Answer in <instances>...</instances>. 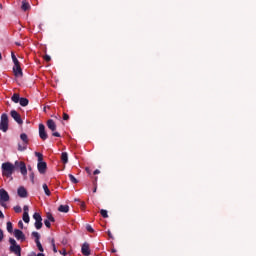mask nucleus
<instances>
[{
  "mask_svg": "<svg viewBox=\"0 0 256 256\" xmlns=\"http://www.w3.org/2000/svg\"><path fill=\"white\" fill-rule=\"evenodd\" d=\"M11 57H12V61H13L14 65H19V64H21V63L19 62V60L17 59V56H15V53H14V52H11Z\"/></svg>",
  "mask_w": 256,
  "mask_h": 256,
  "instance_id": "aec40b11",
  "label": "nucleus"
},
{
  "mask_svg": "<svg viewBox=\"0 0 256 256\" xmlns=\"http://www.w3.org/2000/svg\"><path fill=\"white\" fill-rule=\"evenodd\" d=\"M46 195H47L48 197H50V196H51V193H46Z\"/></svg>",
  "mask_w": 256,
  "mask_h": 256,
  "instance_id": "5fc2aeb1",
  "label": "nucleus"
},
{
  "mask_svg": "<svg viewBox=\"0 0 256 256\" xmlns=\"http://www.w3.org/2000/svg\"><path fill=\"white\" fill-rule=\"evenodd\" d=\"M37 256H45L43 253H38Z\"/></svg>",
  "mask_w": 256,
  "mask_h": 256,
  "instance_id": "3c124183",
  "label": "nucleus"
},
{
  "mask_svg": "<svg viewBox=\"0 0 256 256\" xmlns=\"http://www.w3.org/2000/svg\"><path fill=\"white\" fill-rule=\"evenodd\" d=\"M0 219H5V215L3 214V212L0 210Z\"/></svg>",
  "mask_w": 256,
  "mask_h": 256,
  "instance_id": "37998d69",
  "label": "nucleus"
},
{
  "mask_svg": "<svg viewBox=\"0 0 256 256\" xmlns=\"http://www.w3.org/2000/svg\"><path fill=\"white\" fill-rule=\"evenodd\" d=\"M20 139H21V141H23L24 145H27V143H29V138L27 137V134H25V133H22L20 135Z\"/></svg>",
  "mask_w": 256,
  "mask_h": 256,
  "instance_id": "6ab92c4d",
  "label": "nucleus"
},
{
  "mask_svg": "<svg viewBox=\"0 0 256 256\" xmlns=\"http://www.w3.org/2000/svg\"><path fill=\"white\" fill-rule=\"evenodd\" d=\"M16 45H21V44H19V43H16Z\"/></svg>",
  "mask_w": 256,
  "mask_h": 256,
  "instance_id": "6e6d98bb",
  "label": "nucleus"
},
{
  "mask_svg": "<svg viewBox=\"0 0 256 256\" xmlns=\"http://www.w3.org/2000/svg\"><path fill=\"white\" fill-rule=\"evenodd\" d=\"M107 233H108V237H109L110 239H114V238H113V234H112L109 230H108Z\"/></svg>",
  "mask_w": 256,
  "mask_h": 256,
  "instance_id": "79ce46f5",
  "label": "nucleus"
},
{
  "mask_svg": "<svg viewBox=\"0 0 256 256\" xmlns=\"http://www.w3.org/2000/svg\"><path fill=\"white\" fill-rule=\"evenodd\" d=\"M51 243H52V247H53V252L57 253V247L55 246V239H52Z\"/></svg>",
  "mask_w": 256,
  "mask_h": 256,
  "instance_id": "473e14b6",
  "label": "nucleus"
},
{
  "mask_svg": "<svg viewBox=\"0 0 256 256\" xmlns=\"http://www.w3.org/2000/svg\"><path fill=\"white\" fill-rule=\"evenodd\" d=\"M11 117L18 123V125H23V119H21V114L18 113L16 110H11L10 112Z\"/></svg>",
  "mask_w": 256,
  "mask_h": 256,
  "instance_id": "0eeeda50",
  "label": "nucleus"
},
{
  "mask_svg": "<svg viewBox=\"0 0 256 256\" xmlns=\"http://www.w3.org/2000/svg\"><path fill=\"white\" fill-rule=\"evenodd\" d=\"M18 225H19V227L23 228V221L20 220V221L18 222Z\"/></svg>",
  "mask_w": 256,
  "mask_h": 256,
  "instance_id": "49530a36",
  "label": "nucleus"
},
{
  "mask_svg": "<svg viewBox=\"0 0 256 256\" xmlns=\"http://www.w3.org/2000/svg\"><path fill=\"white\" fill-rule=\"evenodd\" d=\"M33 219L35 220L34 226L36 227V229H41V227H43V218L41 217V214L35 212L33 214Z\"/></svg>",
  "mask_w": 256,
  "mask_h": 256,
  "instance_id": "423d86ee",
  "label": "nucleus"
},
{
  "mask_svg": "<svg viewBox=\"0 0 256 256\" xmlns=\"http://www.w3.org/2000/svg\"><path fill=\"white\" fill-rule=\"evenodd\" d=\"M63 120L64 121H69V114L63 113Z\"/></svg>",
  "mask_w": 256,
  "mask_h": 256,
  "instance_id": "4c0bfd02",
  "label": "nucleus"
},
{
  "mask_svg": "<svg viewBox=\"0 0 256 256\" xmlns=\"http://www.w3.org/2000/svg\"><path fill=\"white\" fill-rule=\"evenodd\" d=\"M21 9L22 11H29V9H31V5L29 4V2L24 0L22 1Z\"/></svg>",
  "mask_w": 256,
  "mask_h": 256,
  "instance_id": "4468645a",
  "label": "nucleus"
},
{
  "mask_svg": "<svg viewBox=\"0 0 256 256\" xmlns=\"http://www.w3.org/2000/svg\"><path fill=\"white\" fill-rule=\"evenodd\" d=\"M14 237L17 239V241H21V243H23V241H25V239H26L23 231H21L19 229L14 230Z\"/></svg>",
  "mask_w": 256,
  "mask_h": 256,
  "instance_id": "9b49d317",
  "label": "nucleus"
},
{
  "mask_svg": "<svg viewBox=\"0 0 256 256\" xmlns=\"http://www.w3.org/2000/svg\"><path fill=\"white\" fill-rule=\"evenodd\" d=\"M6 228H7L8 233H13V223L7 222Z\"/></svg>",
  "mask_w": 256,
  "mask_h": 256,
  "instance_id": "412c9836",
  "label": "nucleus"
},
{
  "mask_svg": "<svg viewBox=\"0 0 256 256\" xmlns=\"http://www.w3.org/2000/svg\"><path fill=\"white\" fill-rule=\"evenodd\" d=\"M24 223H29L30 218H29V213H23V217H22Z\"/></svg>",
  "mask_w": 256,
  "mask_h": 256,
  "instance_id": "393cba45",
  "label": "nucleus"
},
{
  "mask_svg": "<svg viewBox=\"0 0 256 256\" xmlns=\"http://www.w3.org/2000/svg\"><path fill=\"white\" fill-rule=\"evenodd\" d=\"M0 131H3V133L9 131V116L5 113L1 115Z\"/></svg>",
  "mask_w": 256,
  "mask_h": 256,
  "instance_id": "20e7f679",
  "label": "nucleus"
},
{
  "mask_svg": "<svg viewBox=\"0 0 256 256\" xmlns=\"http://www.w3.org/2000/svg\"><path fill=\"white\" fill-rule=\"evenodd\" d=\"M58 211L60 213H69V205H60Z\"/></svg>",
  "mask_w": 256,
  "mask_h": 256,
  "instance_id": "2eb2a0df",
  "label": "nucleus"
},
{
  "mask_svg": "<svg viewBox=\"0 0 256 256\" xmlns=\"http://www.w3.org/2000/svg\"><path fill=\"white\" fill-rule=\"evenodd\" d=\"M10 253H14L16 256H21V246L17 244V241L14 238H9Z\"/></svg>",
  "mask_w": 256,
  "mask_h": 256,
  "instance_id": "7ed1b4c3",
  "label": "nucleus"
},
{
  "mask_svg": "<svg viewBox=\"0 0 256 256\" xmlns=\"http://www.w3.org/2000/svg\"><path fill=\"white\" fill-rule=\"evenodd\" d=\"M112 253H117V250H115V249H112Z\"/></svg>",
  "mask_w": 256,
  "mask_h": 256,
  "instance_id": "864d4df0",
  "label": "nucleus"
},
{
  "mask_svg": "<svg viewBox=\"0 0 256 256\" xmlns=\"http://www.w3.org/2000/svg\"><path fill=\"white\" fill-rule=\"evenodd\" d=\"M44 193H51V190H49V186L47 184H43Z\"/></svg>",
  "mask_w": 256,
  "mask_h": 256,
  "instance_id": "7c9ffc66",
  "label": "nucleus"
},
{
  "mask_svg": "<svg viewBox=\"0 0 256 256\" xmlns=\"http://www.w3.org/2000/svg\"><path fill=\"white\" fill-rule=\"evenodd\" d=\"M60 254L65 256L67 255V251L64 249L63 251H60Z\"/></svg>",
  "mask_w": 256,
  "mask_h": 256,
  "instance_id": "c03bdc74",
  "label": "nucleus"
},
{
  "mask_svg": "<svg viewBox=\"0 0 256 256\" xmlns=\"http://www.w3.org/2000/svg\"><path fill=\"white\" fill-rule=\"evenodd\" d=\"M46 221H49L51 223H55V217H53V214L48 213Z\"/></svg>",
  "mask_w": 256,
  "mask_h": 256,
  "instance_id": "5701e85b",
  "label": "nucleus"
},
{
  "mask_svg": "<svg viewBox=\"0 0 256 256\" xmlns=\"http://www.w3.org/2000/svg\"><path fill=\"white\" fill-rule=\"evenodd\" d=\"M17 193H27V189H25L23 186H20L17 190Z\"/></svg>",
  "mask_w": 256,
  "mask_h": 256,
  "instance_id": "c756f323",
  "label": "nucleus"
},
{
  "mask_svg": "<svg viewBox=\"0 0 256 256\" xmlns=\"http://www.w3.org/2000/svg\"><path fill=\"white\" fill-rule=\"evenodd\" d=\"M44 225H46L48 229H51V222H49V220H44Z\"/></svg>",
  "mask_w": 256,
  "mask_h": 256,
  "instance_id": "72a5a7b5",
  "label": "nucleus"
},
{
  "mask_svg": "<svg viewBox=\"0 0 256 256\" xmlns=\"http://www.w3.org/2000/svg\"><path fill=\"white\" fill-rule=\"evenodd\" d=\"M27 149V146H21V144H18V151H25Z\"/></svg>",
  "mask_w": 256,
  "mask_h": 256,
  "instance_id": "c9c22d12",
  "label": "nucleus"
},
{
  "mask_svg": "<svg viewBox=\"0 0 256 256\" xmlns=\"http://www.w3.org/2000/svg\"><path fill=\"white\" fill-rule=\"evenodd\" d=\"M86 230L89 232V233H95V230L93 229V227H91V225H87L86 226Z\"/></svg>",
  "mask_w": 256,
  "mask_h": 256,
  "instance_id": "2f4dec72",
  "label": "nucleus"
},
{
  "mask_svg": "<svg viewBox=\"0 0 256 256\" xmlns=\"http://www.w3.org/2000/svg\"><path fill=\"white\" fill-rule=\"evenodd\" d=\"M29 177H30L31 183H32L33 185H35V173L31 172L30 175H29Z\"/></svg>",
  "mask_w": 256,
  "mask_h": 256,
  "instance_id": "cd10ccee",
  "label": "nucleus"
},
{
  "mask_svg": "<svg viewBox=\"0 0 256 256\" xmlns=\"http://www.w3.org/2000/svg\"><path fill=\"white\" fill-rule=\"evenodd\" d=\"M15 166H16V167H19L20 172H21V174H22L24 177L27 176V165L25 164V162H23V161H21V162L16 161V162H15Z\"/></svg>",
  "mask_w": 256,
  "mask_h": 256,
  "instance_id": "6e6552de",
  "label": "nucleus"
},
{
  "mask_svg": "<svg viewBox=\"0 0 256 256\" xmlns=\"http://www.w3.org/2000/svg\"><path fill=\"white\" fill-rule=\"evenodd\" d=\"M81 252H82V255H84V256L91 255V249L89 248V243L85 242L82 245Z\"/></svg>",
  "mask_w": 256,
  "mask_h": 256,
  "instance_id": "ddd939ff",
  "label": "nucleus"
},
{
  "mask_svg": "<svg viewBox=\"0 0 256 256\" xmlns=\"http://www.w3.org/2000/svg\"><path fill=\"white\" fill-rule=\"evenodd\" d=\"M96 192H97V187L94 186V187H93V193H96Z\"/></svg>",
  "mask_w": 256,
  "mask_h": 256,
  "instance_id": "09e8293b",
  "label": "nucleus"
},
{
  "mask_svg": "<svg viewBox=\"0 0 256 256\" xmlns=\"http://www.w3.org/2000/svg\"><path fill=\"white\" fill-rule=\"evenodd\" d=\"M19 197H21V199H25L26 197H28L27 193H18Z\"/></svg>",
  "mask_w": 256,
  "mask_h": 256,
  "instance_id": "e433bc0d",
  "label": "nucleus"
},
{
  "mask_svg": "<svg viewBox=\"0 0 256 256\" xmlns=\"http://www.w3.org/2000/svg\"><path fill=\"white\" fill-rule=\"evenodd\" d=\"M13 173H15V165H13L11 162H5L2 164L3 177H7L8 179H10Z\"/></svg>",
  "mask_w": 256,
  "mask_h": 256,
  "instance_id": "f257e3e1",
  "label": "nucleus"
},
{
  "mask_svg": "<svg viewBox=\"0 0 256 256\" xmlns=\"http://www.w3.org/2000/svg\"><path fill=\"white\" fill-rule=\"evenodd\" d=\"M13 73L15 77H23V69H21V64L14 65Z\"/></svg>",
  "mask_w": 256,
  "mask_h": 256,
  "instance_id": "f8f14e48",
  "label": "nucleus"
},
{
  "mask_svg": "<svg viewBox=\"0 0 256 256\" xmlns=\"http://www.w3.org/2000/svg\"><path fill=\"white\" fill-rule=\"evenodd\" d=\"M28 171H30V173H33V168H31V166H28Z\"/></svg>",
  "mask_w": 256,
  "mask_h": 256,
  "instance_id": "de8ad7c7",
  "label": "nucleus"
},
{
  "mask_svg": "<svg viewBox=\"0 0 256 256\" xmlns=\"http://www.w3.org/2000/svg\"><path fill=\"white\" fill-rule=\"evenodd\" d=\"M44 60L47 61V63H49V61H51V56L45 55Z\"/></svg>",
  "mask_w": 256,
  "mask_h": 256,
  "instance_id": "58836bf2",
  "label": "nucleus"
},
{
  "mask_svg": "<svg viewBox=\"0 0 256 256\" xmlns=\"http://www.w3.org/2000/svg\"><path fill=\"white\" fill-rule=\"evenodd\" d=\"M0 193H7V192L5 191V189L1 188Z\"/></svg>",
  "mask_w": 256,
  "mask_h": 256,
  "instance_id": "8fccbe9b",
  "label": "nucleus"
},
{
  "mask_svg": "<svg viewBox=\"0 0 256 256\" xmlns=\"http://www.w3.org/2000/svg\"><path fill=\"white\" fill-rule=\"evenodd\" d=\"M75 201H78L80 205V209H82V211H85V202H81L79 199H75Z\"/></svg>",
  "mask_w": 256,
  "mask_h": 256,
  "instance_id": "c85d7f7f",
  "label": "nucleus"
},
{
  "mask_svg": "<svg viewBox=\"0 0 256 256\" xmlns=\"http://www.w3.org/2000/svg\"><path fill=\"white\" fill-rule=\"evenodd\" d=\"M99 173H101V171H99V169H96V170L94 171V175H99Z\"/></svg>",
  "mask_w": 256,
  "mask_h": 256,
  "instance_id": "a18cd8bd",
  "label": "nucleus"
},
{
  "mask_svg": "<svg viewBox=\"0 0 256 256\" xmlns=\"http://www.w3.org/2000/svg\"><path fill=\"white\" fill-rule=\"evenodd\" d=\"M19 103H20L21 107H27V105H29V99L20 98Z\"/></svg>",
  "mask_w": 256,
  "mask_h": 256,
  "instance_id": "a211bd4d",
  "label": "nucleus"
},
{
  "mask_svg": "<svg viewBox=\"0 0 256 256\" xmlns=\"http://www.w3.org/2000/svg\"><path fill=\"white\" fill-rule=\"evenodd\" d=\"M32 237L35 238V242L41 239V235L39 234V232H32Z\"/></svg>",
  "mask_w": 256,
  "mask_h": 256,
  "instance_id": "b1692460",
  "label": "nucleus"
},
{
  "mask_svg": "<svg viewBox=\"0 0 256 256\" xmlns=\"http://www.w3.org/2000/svg\"><path fill=\"white\" fill-rule=\"evenodd\" d=\"M23 210H24V213H29V206H24Z\"/></svg>",
  "mask_w": 256,
  "mask_h": 256,
  "instance_id": "a19ab883",
  "label": "nucleus"
},
{
  "mask_svg": "<svg viewBox=\"0 0 256 256\" xmlns=\"http://www.w3.org/2000/svg\"><path fill=\"white\" fill-rule=\"evenodd\" d=\"M36 157H38L37 169L41 175L47 173V162H43V154L35 152Z\"/></svg>",
  "mask_w": 256,
  "mask_h": 256,
  "instance_id": "f03ea898",
  "label": "nucleus"
},
{
  "mask_svg": "<svg viewBox=\"0 0 256 256\" xmlns=\"http://www.w3.org/2000/svg\"><path fill=\"white\" fill-rule=\"evenodd\" d=\"M2 60H3V56H2V54L0 52V61H2Z\"/></svg>",
  "mask_w": 256,
  "mask_h": 256,
  "instance_id": "603ef678",
  "label": "nucleus"
},
{
  "mask_svg": "<svg viewBox=\"0 0 256 256\" xmlns=\"http://www.w3.org/2000/svg\"><path fill=\"white\" fill-rule=\"evenodd\" d=\"M68 177H69L71 183H74V184L79 183V181H77V178H75V176H73V174H69Z\"/></svg>",
  "mask_w": 256,
  "mask_h": 256,
  "instance_id": "a878e982",
  "label": "nucleus"
},
{
  "mask_svg": "<svg viewBox=\"0 0 256 256\" xmlns=\"http://www.w3.org/2000/svg\"><path fill=\"white\" fill-rule=\"evenodd\" d=\"M61 161H62V163H64V164L69 163V155L67 154V152H63V153L61 154Z\"/></svg>",
  "mask_w": 256,
  "mask_h": 256,
  "instance_id": "dca6fc26",
  "label": "nucleus"
},
{
  "mask_svg": "<svg viewBox=\"0 0 256 256\" xmlns=\"http://www.w3.org/2000/svg\"><path fill=\"white\" fill-rule=\"evenodd\" d=\"M20 100H21V97L19 96L18 93H14L11 97V101H13V103H19Z\"/></svg>",
  "mask_w": 256,
  "mask_h": 256,
  "instance_id": "f3484780",
  "label": "nucleus"
},
{
  "mask_svg": "<svg viewBox=\"0 0 256 256\" xmlns=\"http://www.w3.org/2000/svg\"><path fill=\"white\" fill-rule=\"evenodd\" d=\"M39 137L42 141L47 140L49 137V135H47V131H45V125L43 124H39Z\"/></svg>",
  "mask_w": 256,
  "mask_h": 256,
  "instance_id": "1a4fd4ad",
  "label": "nucleus"
},
{
  "mask_svg": "<svg viewBox=\"0 0 256 256\" xmlns=\"http://www.w3.org/2000/svg\"><path fill=\"white\" fill-rule=\"evenodd\" d=\"M14 211H15V213H21V211H22L21 206L14 207Z\"/></svg>",
  "mask_w": 256,
  "mask_h": 256,
  "instance_id": "f704fd0d",
  "label": "nucleus"
},
{
  "mask_svg": "<svg viewBox=\"0 0 256 256\" xmlns=\"http://www.w3.org/2000/svg\"><path fill=\"white\" fill-rule=\"evenodd\" d=\"M3 237H4L3 230L0 229V243H1V241H3Z\"/></svg>",
  "mask_w": 256,
  "mask_h": 256,
  "instance_id": "ea45409f",
  "label": "nucleus"
},
{
  "mask_svg": "<svg viewBox=\"0 0 256 256\" xmlns=\"http://www.w3.org/2000/svg\"><path fill=\"white\" fill-rule=\"evenodd\" d=\"M100 215L104 218L107 219L109 217V214L107 213V210L101 209L100 210Z\"/></svg>",
  "mask_w": 256,
  "mask_h": 256,
  "instance_id": "4be33fe9",
  "label": "nucleus"
},
{
  "mask_svg": "<svg viewBox=\"0 0 256 256\" xmlns=\"http://www.w3.org/2000/svg\"><path fill=\"white\" fill-rule=\"evenodd\" d=\"M7 201H9V193H0V205L7 208Z\"/></svg>",
  "mask_w": 256,
  "mask_h": 256,
  "instance_id": "9d476101",
  "label": "nucleus"
},
{
  "mask_svg": "<svg viewBox=\"0 0 256 256\" xmlns=\"http://www.w3.org/2000/svg\"><path fill=\"white\" fill-rule=\"evenodd\" d=\"M36 246L38 248L39 251H41V253H43V245H41V241H36Z\"/></svg>",
  "mask_w": 256,
  "mask_h": 256,
  "instance_id": "bb28decb",
  "label": "nucleus"
},
{
  "mask_svg": "<svg viewBox=\"0 0 256 256\" xmlns=\"http://www.w3.org/2000/svg\"><path fill=\"white\" fill-rule=\"evenodd\" d=\"M47 127L48 129H50V131L53 132V137H61V134L59 132H55L57 131V124H55V121L53 119L47 120Z\"/></svg>",
  "mask_w": 256,
  "mask_h": 256,
  "instance_id": "39448f33",
  "label": "nucleus"
}]
</instances>
